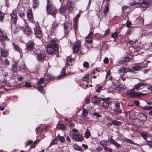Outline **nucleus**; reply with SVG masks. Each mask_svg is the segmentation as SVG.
Wrapping results in <instances>:
<instances>
[{"instance_id":"obj_54","label":"nucleus","mask_w":152,"mask_h":152,"mask_svg":"<svg viewBox=\"0 0 152 152\" xmlns=\"http://www.w3.org/2000/svg\"><path fill=\"white\" fill-rule=\"evenodd\" d=\"M83 66L84 67L88 68L89 67V64L88 62L85 61L83 63Z\"/></svg>"},{"instance_id":"obj_13","label":"nucleus","mask_w":152,"mask_h":152,"mask_svg":"<svg viewBox=\"0 0 152 152\" xmlns=\"http://www.w3.org/2000/svg\"><path fill=\"white\" fill-rule=\"evenodd\" d=\"M152 2L150 0H143L141 3V6L143 8H147L148 6Z\"/></svg>"},{"instance_id":"obj_28","label":"nucleus","mask_w":152,"mask_h":152,"mask_svg":"<svg viewBox=\"0 0 152 152\" xmlns=\"http://www.w3.org/2000/svg\"><path fill=\"white\" fill-rule=\"evenodd\" d=\"M12 45L13 46V48L15 50L20 53L21 49L20 47L15 44L14 42L12 43Z\"/></svg>"},{"instance_id":"obj_63","label":"nucleus","mask_w":152,"mask_h":152,"mask_svg":"<svg viewBox=\"0 0 152 152\" xmlns=\"http://www.w3.org/2000/svg\"><path fill=\"white\" fill-rule=\"evenodd\" d=\"M72 61H66V64L67 65L69 66H71L72 65Z\"/></svg>"},{"instance_id":"obj_62","label":"nucleus","mask_w":152,"mask_h":152,"mask_svg":"<svg viewBox=\"0 0 152 152\" xmlns=\"http://www.w3.org/2000/svg\"><path fill=\"white\" fill-rule=\"evenodd\" d=\"M4 61L6 65L8 66L10 65V62L7 59H5Z\"/></svg>"},{"instance_id":"obj_18","label":"nucleus","mask_w":152,"mask_h":152,"mask_svg":"<svg viewBox=\"0 0 152 152\" xmlns=\"http://www.w3.org/2000/svg\"><path fill=\"white\" fill-rule=\"evenodd\" d=\"M138 118L142 122L146 121L147 115L145 114L140 113L138 115Z\"/></svg>"},{"instance_id":"obj_50","label":"nucleus","mask_w":152,"mask_h":152,"mask_svg":"<svg viewBox=\"0 0 152 152\" xmlns=\"http://www.w3.org/2000/svg\"><path fill=\"white\" fill-rule=\"evenodd\" d=\"M45 79L44 78H41L37 83V84L40 85L43 84L44 82Z\"/></svg>"},{"instance_id":"obj_35","label":"nucleus","mask_w":152,"mask_h":152,"mask_svg":"<svg viewBox=\"0 0 152 152\" xmlns=\"http://www.w3.org/2000/svg\"><path fill=\"white\" fill-rule=\"evenodd\" d=\"M112 123L113 125L116 126H120L121 124V122L118 121L116 120L113 121Z\"/></svg>"},{"instance_id":"obj_41","label":"nucleus","mask_w":152,"mask_h":152,"mask_svg":"<svg viewBox=\"0 0 152 152\" xmlns=\"http://www.w3.org/2000/svg\"><path fill=\"white\" fill-rule=\"evenodd\" d=\"M58 138L59 141L61 143H64V142L65 141V139L63 136H60V135H58L57 137V138Z\"/></svg>"},{"instance_id":"obj_3","label":"nucleus","mask_w":152,"mask_h":152,"mask_svg":"<svg viewBox=\"0 0 152 152\" xmlns=\"http://www.w3.org/2000/svg\"><path fill=\"white\" fill-rule=\"evenodd\" d=\"M81 42L79 40L77 41L72 47L73 53H77L79 52L80 48Z\"/></svg>"},{"instance_id":"obj_55","label":"nucleus","mask_w":152,"mask_h":152,"mask_svg":"<svg viewBox=\"0 0 152 152\" xmlns=\"http://www.w3.org/2000/svg\"><path fill=\"white\" fill-rule=\"evenodd\" d=\"M126 24L127 27L128 28H130L132 25L131 23L129 20H128L127 21Z\"/></svg>"},{"instance_id":"obj_7","label":"nucleus","mask_w":152,"mask_h":152,"mask_svg":"<svg viewBox=\"0 0 152 152\" xmlns=\"http://www.w3.org/2000/svg\"><path fill=\"white\" fill-rule=\"evenodd\" d=\"M34 33L37 37L41 38L42 36L41 29L39 27H36L34 28Z\"/></svg>"},{"instance_id":"obj_48","label":"nucleus","mask_w":152,"mask_h":152,"mask_svg":"<svg viewBox=\"0 0 152 152\" xmlns=\"http://www.w3.org/2000/svg\"><path fill=\"white\" fill-rule=\"evenodd\" d=\"M39 140H36L34 142V143L33 145H31L30 147L31 148H34L36 146V145H37V143L39 141Z\"/></svg>"},{"instance_id":"obj_42","label":"nucleus","mask_w":152,"mask_h":152,"mask_svg":"<svg viewBox=\"0 0 152 152\" xmlns=\"http://www.w3.org/2000/svg\"><path fill=\"white\" fill-rule=\"evenodd\" d=\"M58 141V140H57V138H55V139L53 140L50 143V145L49 146V147H50L52 145H53L56 144Z\"/></svg>"},{"instance_id":"obj_57","label":"nucleus","mask_w":152,"mask_h":152,"mask_svg":"<svg viewBox=\"0 0 152 152\" xmlns=\"http://www.w3.org/2000/svg\"><path fill=\"white\" fill-rule=\"evenodd\" d=\"M140 69V66H136L133 67V69L134 70H138Z\"/></svg>"},{"instance_id":"obj_33","label":"nucleus","mask_w":152,"mask_h":152,"mask_svg":"<svg viewBox=\"0 0 152 152\" xmlns=\"http://www.w3.org/2000/svg\"><path fill=\"white\" fill-rule=\"evenodd\" d=\"M66 8L65 6H63V4H61V7L59 9V11L61 13H64Z\"/></svg>"},{"instance_id":"obj_38","label":"nucleus","mask_w":152,"mask_h":152,"mask_svg":"<svg viewBox=\"0 0 152 152\" xmlns=\"http://www.w3.org/2000/svg\"><path fill=\"white\" fill-rule=\"evenodd\" d=\"M89 75L88 74H86L85 76L83 78V80L84 81L88 82L89 79Z\"/></svg>"},{"instance_id":"obj_36","label":"nucleus","mask_w":152,"mask_h":152,"mask_svg":"<svg viewBox=\"0 0 152 152\" xmlns=\"http://www.w3.org/2000/svg\"><path fill=\"white\" fill-rule=\"evenodd\" d=\"M4 13L0 11V22H3L4 19Z\"/></svg>"},{"instance_id":"obj_52","label":"nucleus","mask_w":152,"mask_h":152,"mask_svg":"<svg viewBox=\"0 0 152 152\" xmlns=\"http://www.w3.org/2000/svg\"><path fill=\"white\" fill-rule=\"evenodd\" d=\"M20 68L22 69H25L26 70V66L25 65V64H24V63L23 62L21 64V65L20 66Z\"/></svg>"},{"instance_id":"obj_11","label":"nucleus","mask_w":152,"mask_h":152,"mask_svg":"<svg viewBox=\"0 0 152 152\" xmlns=\"http://www.w3.org/2000/svg\"><path fill=\"white\" fill-rule=\"evenodd\" d=\"M66 8L69 11H72L75 7V5L74 2L71 1H69L67 2Z\"/></svg>"},{"instance_id":"obj_16","label":"nucleus","mask_w":152,"mask_h":152,"mask_svg":"<svg viewBox=\"0 0 152 152\" xmlns=\"http://www.w3.org/2000/svg\"><path fill=\"white\" fill-rule=\"evenodd\" d=\"M132 58V56L131 55H127L123 59L119 61V63L120 64H123L129 61Z\"/></svg>"},{"instance_id":"obj_31","label":"nucleus","mask_w":152,"mask_h":152,"mask_svg":"<svg viewBox=\"0 0 152 152\" xmlns=\"http://www.w3.org/2000/svg\"><path fill=\"white\" fill-rule=\"evenodd\" d=\"M142 0H133L130 2V4L131 5H135L139 4Z\"/></svg>"},{"instance_id":"obj_12","label":"nucleus","mask_w":152,"mask_h":152,"mask_svg":"<svg viewBox=\"0 0 152 152\" xmlns=\"http://www.w3.org/2000/svg\"><path fill=\"white\" fill-rule=\"evenodd\" d=\"M59 41L56 39H55L51 40L50 44H48L51 45L53 47H54L55 48L56 47L57 48H58L59 46Z\"/></svg>"},{"instance_id":"obj_27","label":"nucleus","mask_w":152,"mask_h":152,"mask_svg":"<svg viewBox=\"0 0 152 152\" xmlns=\"http://www.w3.org/2000/svg\"><path fill=\"white\" fill-rule=\"evenodd\" d=\"M92 101L94 103H99L100 102L99 98L96 96H94L92 98Z\"/></svg>"},{"instance_id":"obj_64","label":"nucleus","mask_w":152,"mask_h":152,"mask_svg":"<svg viewBox=\"0 0 152 152\" xmlns=\"http://www.w3.org/2000/svg\"><path fill=\"white\" fill-rule=\"evenodd\" d=\"M146 144L148 145L151 146L152 148V141L148 142H146Z\"/></svg>"},{"instance_id":"obj_10","label":"nucleus","mask_w":152,"mask_h":152,"mask_svg":"<svg viewBox=\"0 0 152 152\" xmlns=\"http://www.w3.org/2000/svg\"><path fill=\"white\" fill-rule=\"evenodd\" d=\"M94 30V29H93V31H92V29L91 28V31L86 37V42L88 43H90L92 42L93 39V34Z\"/></svg>"},{"instance_id":"obj_8","label":"nucleus","mask_w":152,"mask_h":152,"mask_svg":"<svg viewBox=\"0 0 152 152\" xmlns=\"http://www.w3.org/2000/svg\"><path fill=\"white\" fill-rule=\"evenodd\" d=\"M147 85L146 83L141 82L135 85L133 88L134 89V90L136 89L137 90H139L142 89L144 88L145 86Z\"/></svg>"},{"instance_id":"obj_22","label":"nucleus","mask_w":152,"mask_h":152,"mask_svg":"<svg viewBox=\"0 0 152 152\" xmlns=\"http://www.w3.org/2000/svg\"><path fill=\"white\" fill-rule=\"evenodd\" d=\"M134 89L133 88L132 89L128 90L127 91V94L130 97L132 98H134Z\"/></svg>"},{"instance_id":"obj_14","label":"nucleus","mask_w":152,"mask_h":152,"mask_svg":"<svg viewBox=\"0 0 152 152\" xmlns=\"http://www.w3.org/2000/svg\"><path fill=\"white\" fill-rule=\"evenodd\" d=\"M80 16V14L78 13L75 18L73 20V26H74V28L75 31L77 30V22Z\"/></svg>"},{"instance_id":"obj_23","label":"nucleus","mask_w":152,"mask_h":152,"mask_svg":"<svg viewBox=\"0 0 152 152\" xmlns=\"http://www.w3.org/2000/svg\"><path fill=\"white\" fill-rule=\"evenodd\" d=\"M10 40L9 39L6 35L0 37V41L4 46L5 45V43L4 42L5 41H9Z\"/></svg>"},{"instance_id":"obj_49","label":"nucleus","mask_w":152,"mask_h":152,"mask_svg":"<svg viewBox=\"0 0 152 152\" xmlns=\"http://www.w3.org/2000/svg\"><path fill=\"white\" fill-rule=\"evenodd\" d=\"M118 33L117 31H115L112 34L111 37L112 38H116L118 37Z\"/></svg>"},{"instance_id":"obj_34","label":"nucleus","mask_w":152,"mask_h":152,"mask_svg":"<svg viewBox=\"0 0 152 152\" xmlns=\"http://www.w3.org/2000/svg\"><path fill=\"white\" fill-rule=\"evenodd\" d=\"M102 88L103 87L102 86H101L99 84L97 85H96L95 87L96 91L97 92H100L101 91V90H102Z\"/></svg>"},{"instance_id":"obj_21","label":"nucleus","mask_w":152,"mask_h":152,"mask_svg":"<svg viewBox=\"0 0 152 152\" xmlns=\"http://www.w3.org/2000/svg\"><path fill=\"white\" fill-rule=\"evenodd\" d=\"M108 141H110V143L112 144L117 148L121 147L120 145L116 141H115L112 138H109Z\"/></svg>"},{"instance_id":"obj_1","label":"nucleus","mask_w":152,"mask_h":152,"mask_svg":"<svg viewBox=\"0 0 152 152\" xmlns=\"http://www.w3.org/2000/svg\"><path fill=\"white\" fill-rule=\"evenodd\" d=\"M46 9L48 13L51 14L54 18H55L57 12L56 9L53 4L50 3L49 0H47Z\"/></svg>"},{"instance_id":"obj_24","label":"nucleus","mask_w":152,"mask_h":152,"mask_svg":"<svg viewBox=\"0 0 152 152\" xmlns=\"http://www.w3.org/2000/svg\"><path fill=\"white\" fill-rule=\"evenodd\" d=\"M44 79L45 80L47 81L48 82H49L51 80L54 79V77L51 76L50 75L48 74H46L45 75Z\"/></svg>"},{"instance_id":"obj_25","label":"nucleus","mask_w":152,"mask_h":152,"mask_svg":"<svg viewBox=\"0 0 152 152\" xmlns=\"http://www.w3.org/2000/svg\"><path fill=\"white\" fill-rule=\"evenodd\" d=\"M130 70H131L128 68L125 69L124 67H121L119 68L118 72L121 73H126Z\"/></svg>"},{"instance_id":"obj_44","label":"nucleus","mask_w":152,"mask_h":152,"mask_svg":"<svg viewBox=\"0 0 152 152\" xmlns=\"http://www.w3.org/2000/svg\"><path fill=\"white\" fill-rule=\"evenodd\" d=\"M1 56L4 57H6L7 55V51L2 50V49L1 51Z\"/></svg>"},{"instance_id":"obj_47","label":"nucleus","mask_w":152,"mask_h":152,"mask_svg":"<svg viewBox=\"0 0 152 152\" xmlns=\"http://www.w3.org/2000/svg\"><path fill=\"white\" fill-rule=\"evenodd\" d=\"M58 25V23L55 22H53L52 26V28L54 30L56 29Z\"/></svg>"},{"instance_id":"obj_53","label":"nucleus","mask_w":152,"mask_h":152,"mask_svg":"<svg viewBox=\"0 0 152 152\" xmlns=\"http://www.w3.org/2000/svg\"><path fill=\"white\" fill-rule=\"evenodd\" d=\"M109 3L108 2H107L106 3L107 6L105 7V14L109 10Z\"/></svg>"},{"instance_id":"obj_4","label":"nucleus","mask_w":152,"mask_h":152,"mask_svg":"<svg viewBox=\"0 0 152 152\" xmlns=\"http://www.w3.org/2000/svg\"><path fill=\"white\" fill-rule=\"evenodd\" d=\"M65 34H67L70 31L72 26V24L69 23H64L63 24Z\"/></svg>"},{"instance_id":"obj_46","label":"nucleus","mask_w":152,"mask_h":152,"mask_svg":"<svg viewBox=\"0 0 152 152\" xmlns=\"http://www.w3.org/2000/svg\"><path fill=\"white\" fill-rule=\"evenodd\" d=\"M114 112L116 114H118L122 113L121 109H120L119 108H117L114 110Z\"/></svg>"},{"instance_id":"obj_9","label":"nucleus","mask_w":152,"mask_h":152,"mask_svg":"<svg viewBox=\"0 0 152 152\" xmlns=\"http://www.w3.org/2000/svg\"><path fill=\"white\" fill-rule=\"evenodd\" d=\"M72 137L74 140L76 141L80 142L83 140V137L80 134H74L72 135Z\"/></svg>"},{"instance_id":"obj_37","label":"nucleus","mask_w":152,"mask_h":152,"mask_svg":"<svg viewBox=\"0 0 152 152\" xmlns=\"http://www.w3.org/2000/svg\"><path fill=\"white\" fill-rule=\"evenodd\" d=\"M73 147L74 148L77 150L80 151L81 152H82L83 151L82 149L77 144H74Z\"/></svg>"},{"instance_id":"obj_43","label":"nucleus","mask_w":152,"mask_h":152,"mask_svg":"<svg viewBox=\"0 0 152 152\" xmlns=\"http://www.w3.org/2000/svg\"><path fill=\"white\" fill-rule=\"evenodd\" d=\"M108 99H110V98H105V109L106 108L108 107L109 106V104L110 103V102L107 100Z\"/></svg>"},{"instance_id":"obj_6","label":"nucleus","mask_w":152,"mask_h":152,"mask_svg":"<svg viewBox=\"0 0 152 152\" xmlns=\"http://www.w3.org/2000/svg\"><path fill=\"white\" fill-rule=\"evenodd\" d=\"M34 42L30 40L26 44V50L28 51H31L33 50L34 46Z\"/></svg>"},{"instance_id":"obj_2","label":"nucleus","mask_w":152,"mask_h":152,"mask_svg":"<svg viewBox=\"0 0 152 152\" xmlns=\"http://www.w3.org/2000/svg\"><path fill=\"white\" fill-rule=\"evenodd\" d=\"M58 48L57 47H53L51 45L49 44L47 45V51L48 53L50 55H53L56 52H57L58 50Z\"/></svg>"},{"instance_id":"obj_5","label":"nucleus","mask_w":152,"mask_h":152,"mask_svg":"<svg viewBox=\"0 0 152 152\" xmlns=\"http://www.w3.org/2000/svg\"><path fill=\"white\" fill-rule=\"evenodd\" d=\"M10 15L11 16V23L14 24H16L18 20V18L15 12L13 11L10 14Z\"/></svg>"},{"instance_id":"obj_45","label":"nucleus","mask_w":152,"mask_h":152,"mask_svg":"<svg viewBox=\"0 0 152 152\" xmlns=\"http://www.w3.org/2000/svg\"><path fill=\"white\" fill-rule=\"evenodd\" d=\"M39 91L41 92L42 94L45 93V91H44L43 88L42 86H39L37 87Z\"/></svg>"},{"instance_id":"obj_61","label":"nucleus","mask_w":152,"mask_h":152,"mask_svg":"<svg viewBox=\"0 0 152 152\" xmlns=\"http://www.w3.org/2000/svg\"><path fill=\"white\" fill-rule=\"evenodd\" d=\"M25 86L26 87H30L31 86L29 83L27 82L25 83Z\"/></svg>"},{"instance_id":"obj_51","label":"nucleus","mask_w":152,"mask_h":152,"mask_svg":"<svg viewBox=\"0 0 152 152\" xmlns=\"http://www.w3.org/2000/svg\"><path fill=\"white\" fill-rule=\"evenodd\" d=\"M141 135L144 140H146L148 137L146 134L144 133H141Z\"/></svg>"},{"instance_id":"obj_60","label":"nucleus","mask_w":152,"mask_h":152,"mask_svg":"<svg viewBox=\"0 0 152 152\" xmlns=\"http://www.w3.org/2000/svg\"><path fill=\"white\" fill-rule=\"evenodd\" d=\"M105 151L109 152H112V149L108 147H105Z\"/></svg>"},{"instance_id":"obj_19","label":"nucleus","mask_w":152,"mask_h":152,"mask_svg":"<svg viewBox=\"0 0 152 152\" xmlns=\"http://www.w3.org/2000/svg\"><path fill=\"white\" fill-rule=\"evenodd\" d=\"M46 57L45 54L44 53L38 54L37 55V59L40 61L43 60H46Z\"/></svg>"},{"instance_id":"obj_58","label":"nucleus","mask_w":152,"mask_h":152,"mask_svg":"<svg viewBox=\"0 0 152 152\" xmlns=\"http://www.w3.org/2000/svg\"><path fill=\"white\" fill-rule=\"evenodd\" d=\"M12 68L13 72H16L17 70V66L15 64H14L12 66Z\"/></svg>"},{"instance_id":"obj_32","label":"nucleus","mask_w":152,"mask_h":152,"mask_svg":"<svg viewBox=\"0 0 152 152\" xmlns=\"http://www.w3.org/2000/svg\"><path fill=\"white\" fill-rule=\"evenodd\" d=\"M145 94H144L141 92H135L134 94V98H139L141 97V96H144Z\"/></svg>"},{"instance_id":"obj_59","label":"nucleus","mask_w":152,"mask_h":152,"mask_svg":"<svg viewBox=\"0 0 152 152\" xmlns=\"http://www.w3.org/2000/svg\"><path fill=\"white\" fill-rule=\"evenodd\" d=\"M33 141L32 140H28L25 143L26 146L27 147L28 145H30L33 143Z\"/></svg>"},{"instance_id":"obj_29","label":"nucleus","mask_w":152,"mask_h":152,"mask_svg":"<svg viewBox=\"0 0 152 152\" xmlns=\"http://www.w3.org/2000/svg\"><path fill=\"white\" fill-rule=\"evenodd\" d=\"M57 128L59 129L64 130L65 129V125L61 123H59L57 126Z\"/></svg>"},{"instance_id":"obj_20","label":"nucleus","mask_w":152,"mask_h":152,"mask_svg":"<svg viewBox=\"0 0 152 152\" xmlns=\"http://www.w3.org/2000/svg\"><path fill=\"white\" fill-rule=\"evenodd\" d=\"M65 70L66 68L65 67H64L62 68V71H61V75H60L58 77L57 79H59L62 78H63L67 75V74L65 72Z\"/></svg>"},{"instance_id":"obj_56","label":"nucleus","mask_w":152,"mask_h":152,"mask_svg":"<svg viewBox=\"0 0 152 152\" xmlns=\"http://www.w3.org/2000/svg\"><path fill=\"white\" fill-rule=\"evenodd\" d=\"M124 141L125 142H126L128 143H130V144H133V142L131 140L129 139H128V138L125 139Z\"/></svg>"},{"instance_id":"obj_40","label":"nucleus","mask_w":152,"mask_h":152,"mask_svg":"<svg viewBox=\"0 0 152 152\" xmlns=\"http://www.w3.org/2000/svg\"><path fill=\"white\" fill-rule=\"evenodd\" d=\"M88 112V110L85 108L83 109V110L82 115L83 116L85 117L87 115Z\"/></svg>"},{"instance_id":"obj_39","label":"nucleus","mask_w":152,"mask_h":152,"mask_svg":"<svg viewBox=\"0 0 152 152\" xmlns=\"http://www.w3.org/2000/svg\"><path fill=\"white\" fill-rule=\"evenodd\" d=\"M85 137L86 138L88 139L89 138L91 135L90 132H89L88 129H87L85 133Z\"/></svg>"},{"instance_id":"obj_26","label":"nucleus","mask_w":152,"mask_h":152,"mask_svg":"<svg viewBox=\"0 0 152 152\" xmlns=\"http://www.w3.org/2000/svg\"><path fill=\"white\" fill-rule=\"evenodd\" d=\"M133 124L137 126H139L142 124V122L138 118L134 119L133 121Z\"/></svg>"},{"instance_id":"obj_30","label":"nucleus","mask_w":152,"mask_h":152,"mask_svg":"<svg viewBox=\"0 0 152 152\" xmlns=\"http://www.w3.org/2000/svg\"><path fill=\"white\" fill-rule=\"evenodd\" d=\"M33 7L34 9H36L37 8L39 4V0H33Z\"/></svg>"},{"instance_id":"obj_17","label":"nucleus","mask_w":152,"mask_h":152,"mask_svg":"<svg viewBox=\"0 0 152 152\" xmlns=\"http://www.w3.org/2000/svg\"><path fill=\"white\" fill-rule=\"evenodd\" d=\"M23 30L24 31V33L28 36L30 35L32 33L31 29L28 26H26L25 27L23 28Z\"/></svg>"},{"instance_id":"obj_15","label":"nucleus","mask_w":152,"mask_h":152,"mask_svg":"<svg viewBox=\"0 0 152 152\" xmlns=\"http://www.w3.org/2000/svg\"><path fill=\"white\" fill-rule=\"evenodd\" d=\"M27 15L28 18L29 19L30 22L33 23H34V20L33 18V15L31 10H28L27 12Z\"/></svg>"}]
</instances>
